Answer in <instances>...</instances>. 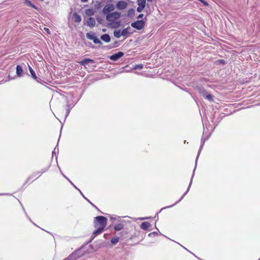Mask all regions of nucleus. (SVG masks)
Returning a JSON list of instances; mask_svg holds the SVG:
<instances>
[{
	"instance_id": "20",
	"label": "nucleus",
	"mask_w": 260,
	"mask_h": 260,
	"mask_svg": "<svg viewBox=\"0 0 260 260\" xmlns=\"http://www.w3.org/2000/svg\"><path fill=\"white\" fill-rule=\"evenodd\" d=\"M137 3L139 6H146V0H137Z\"/></svg>"
},
{
	"instance_id": "26",
	"label": "nucleus",
	"mask_w": 260,
	"mask_h": 260,
	"mask_svg": "<svg viewBox=\"0 0 260 260\" xmlns=\"http://www.w3.org/2000/svg\"><path fill=\"white\" fill-rule=\"evenodd\" d=\"M191 182H190V184H189V186H188V188H187V191H186V192H185V193L182 195V196L181 197V199L178 201V202H176V203L175 204H174V205L176 204L177 203H178L179 202H180V201H181V200H182V199L184 198V196H185V194L187 193V191L189 190V189L190 186V185H191Z\"/></svg>"
},
{
	"instance_id": "35",
	"label": "nucleus",
	"mask_w": 260,
	"mask_h": 260,
	"mask_svg": "<svg viewBox=\"0 0 260 260\" xmlns=\"http://www.w3.org/2000/svg\"><path fill=\"white\" fill-rule=\"evenodd\" d=\"M128 67H129V66H124V67H123L121 68V69L124 70V69H125L126 68H127Z\"/></svg>"
},
{
	"instance_id": "32",
	"label": "nucleus",
	"mask_w": 260,
	"mask_h": 260,
	"mask_svg": "<svg viewBox=\"0 0 260 260\" xmlns=\"http://www.w3.org/2000/svg\"><path fill=\"white\" fill-rule=\"evenodd\" d=\"M96 20L99 23H101V22H102V19L99 18V17H98L96 18Z\"/></svg>"
},
{
	"instance_id": "3",
	"label": "nucleus",
	"mask_w": 260,
	"mask_h": 260,
	"mask_svg": "<svg viewBox=\"0 0 260 260\" xmlns=\"http://www.w3.org/2000/svg\"><path fill=\"white\" fill-rule=\"evenodd\" d=\"M115 7L113 4L106 5L102 10V13L104 15H108L115 10Z\"/></svg>"
},
{
	"instance_id": "23",
	"label": "nucleus",
	"mask_w": 260,
	"mask_h": 260,
	"mask_svg": "<svg viewBox=\"0 0 260 260\" xmlns=\"http://www.w3.org/2000/svg\"><path fill=\"white\" fill-rule=\"evenodd\" d=\"M120 21H116L110 23L109 25H110L113 27H117L120 26Z\"/></svg>"
},
{
	"instance_id": "9",
	"label": "nucleus",
	"mask_w": 260,
	"mask_h": 260,
	"mask_svg": "<svg viewBox=\"0 0 260 260\" xmlns=\"http://www.w3.org/2000/svg\"><path fill=\"white\" fill-rule=\"evenodd\" d=\"M78 62L79 63H80L81 64H82V65H85V64H89V63H95V61L93 60L89 59V58L83 59L78 61Z\"/></svg>"
},
{
	"instance_id": "30",
	"label": "nucleus",
	"mask_w": 260,
	"mask_h": 260,
	"mask_svg": "<svg viewBox=\"0 0 260 260\" xmlns=\"http://www.w3.org/2000/svg\"><path fill=\"white\" fill-rule=\"evenodd\" d=\"M145 7H142V6H139L137 9V12H142V11L143 10V9Z\"/></svg>"
},
{
	"instance_id": "33",
	"label": "nucleus",
	"mask_w": 260,
	"mask_h": 260,
	"mask_svg": "<svg viewBox=\"0 0 260 260\" xmlns=\"http://www.w3.org/2000/svg\"><path fill=\"white\" fill-rule=\"evenodd\" d=\"M143 16H144V15H143V14H140V15L138 16L137 18H138V19H140V18H143Z\"/></svg>"
},
{
	"instance_id": "13",
	"label": "nucleus",
	"mask_w": 260,
	"mask_h": 260,
	"mask_svg": "<svg viewBox=\"0 0 260 260\" xmlns=\"http://www.w3.org/2000/svg\"><path fill=\"white\" fill-rule=\"evenodd\" d=\"M143 66H134L131 70L132 72L139 74V71H141L143 69Z\"/></svg>"
},
{
	"instance_id": "6",
	"label": "nucleus",
	"mask_w": 260,
	"mask_h": 260,
	"mask_svg": "<svg viewBox=\"0 0 260 260\" xmlns=\"http://www.w3.org/2000/svg\"><path fill=\"white\" fill-rule=\"evenodd\" d=\"M127 5V4L126 2L120 1L116 4V7L118 9L123 10L126 7Z\"/></svg>"
},
{
	"instance_id": "10",
	"label": "nucleus",
	"mask_w": 260,
	"mask_h": 260,
	"mask_svg": "<svg viewBox=\"0 0 260 260\" xmlns=\"http://www.w3.org/2000/svg\"><path fill=\"white\" fill-rule=\"evenodd\" d=\"M201 93H202L204 97L207 100H208L209 101H213L212 95L210 94H207L206 91L204 90V89L201 90Z\"/></svg>"
},
{
	"instance_id": "19",
	"label": "nucleus",
	"mask_w": 260,
	"mask_h": 260,
	"mask_svg": "<svg viewBox=\"0 0 260 260\" xmlns=\"http://www.w3.org/2000/svg\"><path fill=\"white\" fill-rule=\"evenodd\" d=\"M23 73V70L21 68V66H17L16 68V73L18 76H21Z\"/></svg>"
},
{
	"instance_id": "2",
	"label": "nucleus",
	"mask_w": 260,
	"mask_h": 260,
	"mask_svg": "<svg viewBox=\"0 0 260 260\" xmlns=\"http://www.w3.org/2000/svg\"><path fill=\"white\" fill-rule=\"evenodd\" d=\"M121 16V14L117 12H112L106 15V19L107 21L113 22L118 20Z\"/></svg>"
},
{
	"instance_id": "18",
	"label": "nucleus",
	"mask_w": 260,
	"mask_h": 260,
	"mask_svg": "<svg viewBox=\"0 0 260 260\" xmlns=\"http://www.w3.org/2000/svg\"><path fill=\"white\" fill-rule=\"evenodd\" d=\"M123 226H124L123 224H122L121 223H119L116 224L114 226V229L116 231H120L123 228Z\"/></svg>"
},
{
	"instance_id": "17",
	"label": "nucleus",
	"mask_w": 260,
	"mask_h": 260,
	"mask_svg": "<svg viewBox=\"0 0 260 260\" xmlns=\"http://www.w3.org/2000/svg\"><path fill=\"white\" fill-rule=\"evenodd\" d=\"M95 228L96 229L95 231H94L93 232L94 237L92 238V239H93L98 235L102 233L104 230L103 229H102V228Z\"/></svg>"
},
{
	"instance_id": "31",
	"label": "nucleus",
	"mask_w": 260,
	"mask_h": 260,
	"mask_svg": "<svg viewBox=\"0 0 260 260\" xmlns=\"http://www.w3.org/2000/svg\"><path fill=\"white\" fill-rule=\"evenodd\" d=\"M199 1H200L201 2H202L204 6H207L208 5V4L207 2H205L204 0H199Z\"/></svg>"
},
{
	"instance_id": "21",
	"label": "nucleus",
	"mask_w": 260,
	"mask_h": 260,
	"mask_svg": "<svg viewBox=\"0 0 260 260\" xmlns=\"http://www.w3.org/2000/svg\"><path fill=\"white\" fill-rule=\"evenodd\" d=\"M86 37L88 39L93 40L96 36L94 33L89 32L86 34Z\"/></svg>"
},
{
	"instance_id": "37",
	"label": "nucleus",
	"mask_w": 260,
	"mask_h": 260,
	"mask_svg": "<svg viewBox=\"0 0 260 260\" xmlns=\"http://www.w3.org/2000/svg\"><path fill=\"white\" fill-rule=\"evenodd\" d=\"M90 204L92 206H93L94 207H95V208H96V209H98V208H97V207H96V206H95L93 204H92L91 202H90Z\"/></svg>"
},
{
	"instance_id": "27",
	"label": "nucleus",
	"mask_w": 260,
	"mask_h": 260,
	"mask_svg": "<svg viewBox=\"0 0 260 260\" xmlns=\"http://www.w3.org/2000/svg\"><path fill=\"white\" fill-rule=\"evenodd\" d=\"M25 3L26 4L29 5L30 6L32 7V8H34L35 9H37V7L34 5L32 4L30 1H29L28 0H25Z\"/></svg>"
},
{
	"instance_id": "15",
	"label": "nucleus",
	"mask_w": 260,
	"mask_h": 260,
	"mask_svg": "<svg viewBox=\"0 0 260 260\" xmlns=\"http://www.w3.org/2000/svg\"><path fill=\"white\" fill-rule=\"evenodd\" d=\"M95 11L93 9H88L85 10V14L88 16H91L94 15Z\"/></svg>"
},
{
	"instance_id": "34",
	"label": "nucleus",
	"mask_w": 260,
	"mask_h": 260,
	"mask_svg": "<svg viewBox=\"0 0 260 260\" xmlns=\"http://www.w3.org/2000/svg\"><path fill=\"white\" fill-rule=\"evenodd\" d=\"M44 30L48 34H50L49 29L48 28L45 27Z\"/></svg>"
},
{
	"instance_id": "39",
	"label": "nucleus",
	"mask_w": 260,
	"mask_h": 260,
	"mask_svg": "<svg viewBox=\"0 0 260 260\" xmlns=\"http://www.w3.org/2000/svg\"><path fill=\"white\" fill-rule=\"evenodd\" d=\"M88 0H81V2H87Z\"/></svg>"
},
{
	"instance_id": "42",
	"label": "nucleus",
	"mask_w": 260,
	"mask_h": 260,
	"mask_svg": "<svg viewBox=\"0 0 260 260\" xmlns=\"http://www.w3.org/2000/svg\"><path fill=\"white\" fill-rule=\"evenodd\" d=\"M148 2H151L152 0H147Z\"/></svg>"
},
{
	"instance_id": "11",
	"label": "nucleus",
	"mask_w": 260,
	"mask_h": 260,
	"mask_svg": "<svg viewBox=\"0 0 260 260\" xmlns=\"http://www.w3.org/2000/svg\"><path fill=\"white\" fill-rule=\"evenodd\" d=\"M140 226L142 229L144 230H147L151 226V224L148 222H144L141 223Z\"/></svg>"
},
{
	"instance_id": "4",
	"label": "nucleus",
	"mask_w": 260,
	"mask_h": 260,
	"mask_svg": "<svg viewBox=\"0 0 260 260\" xmlns=\"http://www.w3.org/2000/svg\"><path fill=\"white\" fill-rule=\"evenodd\" d=\"M145 22L143 20H137L135 22L132 23L131 26L138 30L142 29L144 26Z\"/></svg>"
},
{
	"instance_id": "28",
	"label": "nucleus",
	"mask_w": 260,
	"mask_h": 260,
	"mask_svg": "<svg viewBox=\"0 0 260 260\" xmlns=\"http://www.w3.org/2000/svg\"><path fill=\"white\" fill-rule=\"evenodd\" d=\"M216 63L217 64H225L226 62H225L224 59H220L216 61Z\"/></svg>"
},
{
	"instance_id": "43",
	"label": "nucleus",
	"mask_w": 260,
	"mask_h": 260,
	"mask_svg": "<svg viewBox=\"0 0 260 260\" xmlns=\"http://www.w3.org/2000/svg\"><path fill=\"white\" fill-rule=\"evenodd\" d=\"M72 184L74 185V187H76H76L75 186V185H74L73 183H72Z\"/></svg>"
},
{
	"instance_id": "7",
	"label": "nucleus",
	"mask_w": 260,
	"mask_h": 260,
	"mask_svg": "<svg viewBox=\"0 0 260 260\" xmlns=\"http://www.w3.org/2000/svg\"><path fill=\"white\" fill-rule=\"evenodd\" d=\"M123 55V53L122 52H118L111 56H110V58L113 60H117L119 58L122 57Z\"/></svg>"
},
{
	"instance_id": "22",
	"label": "nucleus",
	"mask_w": 260,
	"mask_h": 260,
	"mask_svg": "<svg viewBox=\"0 0 260 260\" xmlns=\"http://www.w3.org/2000/svg\"><path fill=\"white\" fill-rule=\"evenodd\" d=\"M119 240V238L118 237H114L112 238L111 240V242L113 244H117Z\"/></svg>"
},
{
	"instance_id": "36",
	"label": "nucleus",
	"mask_w": 260,
	"mask_h": 260,
	"mask_svg": "<svg viewBox=\"0 0 260 260\" xmlns=\"http://www.w3.org/2000/svg\"><path fill=\"white\" fill-rule=\"evenodd\" d=\"M90 204L92 206H93L94 207H95V208H96V209H98V208H97V207H96V206H95L93 204H92L91 202H90Z\"/></svg>"
},
{
	"instance_id": "45",
	"label": "nucleus",
	"mask_w": 260,
	"mask_h": 260,
	"mask_svg": "<svg viewBox=\"0 0 260 260\" xmlns=\"http://www.w3.org/2000/svg\"><path fill=\"white\" fill-rule=\"evenodd\" d=\"M63 260H67V258H64V259H63Z\"/></svg>"
},
{
	"instance_id": "1",
	"label": "nucleus",
	"mask_w": 260,
	"mask_h": 260,
	"mask_svg": "<svg viewBox=\"0 0 260 260\" xmlns=\"http://www.w3.org/2000/svg\"><path fill=\"white\" fill-rule=\"evenodd\" d=\"M107 219L102 216H96L94 219V227L104 229L106 226Z\"/></svg>"
},
{
	"instance_id": "44",
	"label": "nucleus",
	"mask_w": 260,
	"mask_h": 260,
	"mask_svg": "<svg viewBox=\"0 0 260 260\" xmlns=\"http://www.w3.org/2000/svg\"><path fill=\"white\" fill-rule=\"evenodd\" d=\"M123 72V70H121V71H120V72H121H121Z\"/></svg>"
},
{
	"instance_id": "40",
	"label": "nucleus",
	"mask_w": 260,
	"mask_h": 260,
	"mask_svg": "<svg viewBox=\"0 0 260 260\" xmlns=\"http://www.w3.org/2000/svg\"><path fill=\"white\" fill-rule=\"evenodd\" d=\"M106 29L105 28L103 29V31H106Z\"/></svg>"
},
{
	"instance_id": "38",
	"label": "nucleus",
	"mask_w": 260,
	"mask_h": 260,
	"mask_svg": "<svg viewBox=\"0 0 260 260\" xmlns=\"http://www.w3.org/2000/svg\"><path fill=\"white\" fill-rule=\"evenodd\" d=\"M83 197L88 202V203H90V202H91L89 200H88L87 199H86L83 194H82Z\"/></svg>"
},
{
	"instance_id": "29",
	"label": "nucleus",
	"mask_w": 260,
	"mask_h": 260,
	"mask_svg": "<svg viewBox=\"0 0 260 260\" xmlns=\"http://www.w3.org/2000/svg\"><path fill=\"white\" fill-rule=\"evenodd\" d=\"M95 44L101 43L100 40L95 37L92 40Z\"/></svg>"
},
{
	"instance_id": "5",
	"label": "nucleus",
	"mask_w": 260,
	"mask_h": 260,
	"mask_svg": "<svg viewBox=\"0 0 260 260\" xmlns=\"http://www.w3.org/2000/svg\"><path fill=\"white\" fill-rule=\"evenodd\" d=\"M79 250H76L70 254L66 258L67 260H77V259L81 257L83 254H79L78 253Z\"/></svg>"
},
{
	"instance_id": "41",
	"label": "nucleus",
	"mask_w": 260,
	"mask_h": 260,
	"mask_svg": "<svg viewBox=\"0 0 260 260\" xmlns=\"http://www.w3.org/2000/svg\"><path fill=\"white\" fill-rule=\"evenodd\" d=\"M129 70H130L127 69V70H125V71H126V72H129Z\"/></svg>"
},
{
	"instance_id": "14",
	"label": "nucleus",
	"mask_w": 260,
	"mask_h": 260,
	"mask_svg": "<svg viewBox=\"0 0 260 260\" xmlns=\"http://www.w3.org/2000/svg\"><path fill=\"white\" fill-rule=\"evenodd\" d=\"M101 39L105 42H109L110 41V37L108 34H104L101 37Z\"/></svg>"
},
{
	"instance_id": "12",
	"label": "nucleus",
	"mask_w": 260,
	"mask_h": 260,
	"mask_svg": "<svg viewBox=\"0 0 260 260\" xmlns=\"http://www.w3.org/2000/svg\"><path fill=\"white\" fill-rule=\"evenodd\" d=\"M74 20L75 22L79 23L81 21V16L78 14L76 12L73 14Z\"/></svg>"
},
{
	"instance_id": "8",
	"label": "nucleus",
	"mask_w": 260,
	"mask_h": 260,
	"mask_svg": "<svg viewBox=\"0 0 260 260\" xmlns=\"http://www.w3.org/2000/svg\"><path fill=\"white\" fill-rule=\"evenodd\" d=\"M86 24L88 26L90 27H93L95 25V21L94 18L89 17L87 19L86 21Z\"/></svg>"
},
{
	"instance_id": "25",
	"label": "nucleus",
	"mask_w": 260,
	"mask_h": 260,
	"mask_svg": "<svg viewBox=\"0 0 260 260\" xmlns=\"http://www.w3.org/2000/svg\"><path fill=\"white\" fill-rule=\"evenodd\" d=\"M129 27H127L125 29H124L123 30H122L121 31V35H122V36H126L127 34H128L129 32V31H128V29H129Z\"/></svg>"
},
{
	"instance_id": "16",
	"label": "nucleus",
	"mask_w": 260,
	"mask_h": 260,
	"mask_svg": "<svg viewBox=\"0 0 260 260\" xmlns=\"http://www.w3.org/2000/svg\"><path fill=\"white\" fill-rule=\"evenodd\" d=\"M28 68H29V71H30V73L31 75V76L32 77V78L36 80V81L38 82H39L40 81L38 80V78H37V77L36 76V75L34 72V71L33 70V69H32V68L31 67V66H28Z\"/></svg>"
},
{
	"instance_id": "24",
	"label": "nucleus",
	"mask_w": 260,
	"mask_h": 260,
	"mask_svg": "<svg viewBox=\"0 0 260 260\" xmlns=\"http://www.w3.org/2000/svg\"><path fill=\"white\" fill-rule=\"evenodd\" d=\"M121 31L120 30H115L114 31V36L116 38H119L120 37V36H122V35H121Z\"/></svg>"
}]
</instances>
